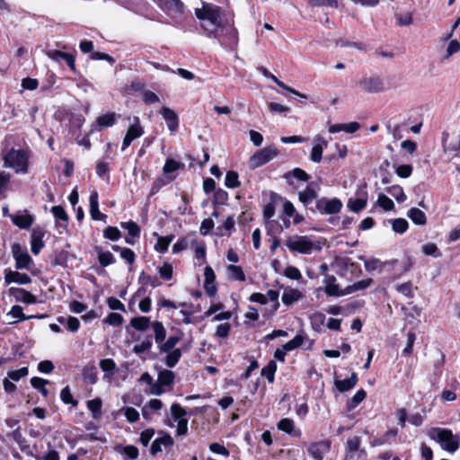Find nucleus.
I'll return each mask as SVG.
<instances>
[{"instance_id":"48","label":"nucleus","mask_w":460,"mask_h":460,"mask_svg":"<svg viewBox=\"0 0 460 460\" xmlns=\"http://www.w3.org/2000/svg\"><path fill=\"white\" fill-rule=\"evenodd\" d=\"M324 292L329 296H346L345 289H340L338 284L327 285L324 287Z\"/></svg>"},{"instance_id":"42","label":"nucleus","mask_w":460,"mask_h":460,"mask_svg":"<svg viewBox=\"0 0 460 460\" xmlns=\"http://www.w3.org/2000/svg\"><path fill=\"white\" fill-rule=\"evenodd\" d=\"M87 408L92 411L93 418H98L102 411V401L99 398L93 399L87 402Z\"/></svg>"},{"instance_id":"9","label":"nucleus","mask_w":460,"mask_h":460,"mask_svg":"<svg viewBox=\"0 0 460 460\" xmlns=\"http://www.w3.org/2000/svg\"><path fill=\"white\" fill-rule=\"evenodd\" d=\"M330 448L331 442L329 440H321L310 443L307 446V451L314 460H323L324 455L330 451Z\"/></svg>"},{"instance_id":"6","label":"nucleus","mask_w":460,"mask_h":460,"mask_svg":"<svg viewBox=\"0 0 460 460\" xmlns=\"http://www.w3.org/2000/svg\"><path fill=\"white\" fill-rule=\"evenodd\" d=\"M278 154L279 151L274 146H266L251 156L249 161L250 167L258 168L271 161Z\"/></svg>"},{"instance_id":"41","label":"nucleus","mask_w":460,"mask_h":460,"mask_svg":"<svg viewBox=\"0 0 460 460\" xmlns=\"http://www.w3.org/2000/svg\"><path fill=\"white\" fill-rule=\"evenodd\" d=\"M173 236H160L155 245V249L160 252H165L172 241Z\"/></svg>"},{"instance_id":"49","label":"nucleus","mask_w":460,"mask_h":460,"mask_svg":"<svg viewBox=\"0 0 460 460\" xmlns=\"http://www.w3.org/2000/svg\"><path fill=\"white\" fill-rule=\"evenodd\" d=\"M278 428L288 434H291L295 429V424L291 419L284 418L279 421Z\"/></svg>"},{"instance_id":"37","label":"nucleus","mask_w":460,"mask_h":460,"mask_svg":"<svg viewBox=\"0 0 460 460\" xmlns=\"http://www.w3.org/2000/svg\"><path fill=\"white\" fill-rule=\"evenodd\" d=\"M174 373L171 370L164 369L159 372L157 382L162 385H170L174 380Z\"/></svg>"},{"instance_id":"14","label":"nucleus","mask_w":460,"mask_h":460,"mask_svg":"<svg viewBox=\"0 0 460 460\" xmlns=\"http://www.w3.org/2000/svg\"><path fill=\"white\" fill-rule=\"evenodd\" d=\"M4 281L7 285L17 283L19 285H26L31 282V278L25 273H21L18 270H4Z\"/></svg>"},{"instance_id":"19","label":"nucleus","mask_w":460,"mask_h":460,"mask_svg":"<svg viewBox=\"0 0 460 460\" xmlns=\"http://www.w3.org/2000/svg\"><path fill=\"white\" fill-rule=\"evenodd\" d=\"M44 232L38 226L33 228L31 237V248L33 254L37 255L44 247Z\"/></svg>"},{"instance_id":"23","label":"nucleus","mask_w":460,"mask_h":460,"mask_svg":"<svg viewBox=\"0 0 460 460\" xmlns=\"http://www.w3.org/2000/svg\"><path fill=\"white\" fill-rule=\"evenodd\" d=\"M317 197L315 186L313 182L309 183L306 188L298 193L299 200L307 206Z\"/></svg>"},{"instance_id":"55","label":"nucleus","mask_w":460,"mask_h":460,"mask_svg":"<svg viewBox=\"0 0 460 460\" xmlns=\"http://www.w3.org/2000/svg\"><path fill=\"white\" fill-rule=\"evenodd\" d=\"M231 331V324L228 323H221L217 327L215 337L217 338H227Z\"/></svg>"},{"instance_id":"1","label":"nucleus","mask_w":460,"mask_h":460,"mask_svg":"<svg viewBox=\"0 0 460 460\" xmlns=\"http://www.w3.org/2000/svg\"><path fill=\"white\" fill-rule=\"evenodd\" d=\"M195 15L200 21L201 28L208 37L219 38L218 30L222 27L220 8L210 3H201L195 8Z\"/></svg>"},{"instance_id":"15","label":"nucleus","mask_w":460,"mask_h":460,"mask_svg":"<svg viewBox=\"0 0 460 460\" xmlns=\"http://www.w3.org/2000/svg\"><path fill=\"white\" fill-rule=\"evenodd\" d=\"M161 8L169 15L181 14L183 4L180 0H158Z\"/></svg>"},{"instance_id":"62","label":"nucleus","mask_w":460,"mask_h":460,"mask_svg":"<svg viewBox=\"0 0 460 460\" xmlns=\"http://www.w3.org/2000/svg\"><path fill=\"white\" fill-rule=\"evenodd\" d=\"M121 236L120 231L115 226H108L104 231V237L112 241L119 239Z\"/></svg>"},{"instance_id":"5","label":"nucleus","mask_w":460,"mask_h":460,"mask_svg":"<svg viewBox=\"0 0 460 460\" xmlns=\"http://www.w3.org/2000/svg\"><path fill=\"white\" fill-rule=\"evenodd\" d=\"M12 255L15 261L16 270H30L31 266L33 265V260L28 253L25 247H22L20 243H13Z\"/></svg>"},{"instance_id":"13","label":"nucleus","mask_w":460,"mask_h":460,"mask_svg":"<svg viewBox=\"0 0 460 460\" xmlns=\"http://www.w3.org/2000/svg\"><path fill=\"white\" fill-rule=\"evenodd\" d=\"M160 114L162 115L163 119H164L168 129L171 131L172 134H174L179 127V119L178 115L175 113L174 111L168 107H163L160 110Z\"/></svg>"},{"instance_id":"50","label":"nucleus","mask_w":460,"mask_h":460,"mask_svg":"<svg viewBox=\"0 0 460 460\" xmlns=\"http://www.w3.org/2000/svg\"><path fill=\"white\" fill-rule=\"evenodd\" d=\"M29 374V369L28 367H21L19 369H16V370H12V371H9L7 376H8V378L13 380V381H19L21 378L28 376Z\"/></svg>"},{"instance_id":"11","label":"nucleus","mask_w":460,"mask_h":460,"mask_svg":"<svg viewBox=\"0 0 460 460\" xmlns=\"http://www.w3.org/2000/svg\"><path fill=\"white\" fill-rule=\"evenodd\" d=\"M9 217L11 218L13 225L21 229L30 228L35 220L34 216L30 214L27 210L19 212L16 215H9Z\"/></svg>"},{"instance_id":"10","label":"nucleus","mask_w":460,"mask_h":460,"mask_svg":"<svg viewBox=\"0 0 460 460\" xmlns=\"http://www.w3.org/2000/svg\"><path fill=\"white\" fill-rule=\"evenodd\" d=\"M328 146L327 140H325L322 136L317 135L314 138L313 147L310 153V160L314 163H320L323 157V149Z\"/></svg>"},{"instance_id":"60","label":"nucleus","mask_w":460,"mask_h":460,"mask_svg":"<svg viewBox=\"0 0 460 460\" xmlns=\"http://www.w3.org/2000/svg\"><path fill=\"white\" fill-rule=\"evenodd\" d=\"M366 398V392L363 389L358 390L351 400L348 402L349 408H355Z\"/></svg>"},{"instance_id":"29","label":"nucleus","mask_w":460,"mask_h":460,"mask_svg":"<svg viewBox=\"0 0 460 460\" xmlns=\"http://www.w3.org/2000/svg\"><path fill=\"white\" fill-rule=\"evenodd\" d=\"M150 318L146 316L133 317L130 320V325L139 332L146 331L150 326Z\"/></svg>"},{"instance_id":"64","label":"nucleus","mask_w":460,"mask_h":460,"mask_svg":"<svg viewBox=\"0 0 460 460\" xmlns=\"http://www.w3.org/2000/svg\"><path fill=\"white\" fill-rule=\"evenodd\" d=\"M284 275L291 279L298 280L302 278L300 270L295 266H288L285 269Z\"/></svg>"},{"instance_id":"47","label":"nucleus","mask_w":460,"mask_h":460,"mask_svg":"<svg viewBox=\"0 0 460 460\" xmlns=\"http://www.w3.org/2000/svg\"><path fill=\"white\" fill-rule=\"evenodd\" d=\"M152 346H153V342L151 341V338L147 337L146 340H144L140 343L136 344L133 347L132 351L136 354H141L145 351L149 350L152 348Z\"/></svg>"},{"instance_id":"43","label":"nucleus","mask_w":460,"mask_h":460,"mask_svg":"<svg viewBox=\"0 0 460 460\" xmlns=\"http://www.w3.org/2000/svg\"><path fill=\"white\" fill-rule=\"evenodd\" d=\"M388 193L391 194L398 202H403L406 200V195L402 188L399 185H394L388 188Z\"/></svg>"},{"instance_id":"63","label":"nucleus","mask_w":460,"mask_h":460,"mask_svg":"<svg viewBox=\"0 0 460 460\" xmlns=\"http://www.w3.org/2000/svg\"><path fill=\"white\" fill-rule=\"evenodd\" d=\"M124 414L128 421L134 423L139 420L138 411L133 407H126L124 409Z\"/></svg>"},{"instance_id":"30","label":"nucleus","mask_w":460,"mask_h":460,"mask_svg":"<svg viewBox=\"0 0 460 460\" xmlns=\"http://www.w3.org/2000/svg\"><path fill=\"white\" fill-rule=\"evenodd\" d=\"M98 254V260L102 267H107L115 262V258L110 252H103L100 247H95Z\"/></svg>"},{"instance_id":"2","label":"nucleus","mask_w":460,"mask_h":460,"mask_svg":"<svg viewBox=\"0 0 460 460\" xmlns=\"http://www.w3.org/2000/svg\"><path fill=\"white\" fill-rule=\"evenodd\" d=\"M285 244L289 251L301 254H311L314 251L321 250L320 243L308 235L288 236Z\"/></svg>"},{"instance_id":"32","label":"nucleus","mask_w":460,"mask_h":460,"mask_svg":"<svg viewBox=\"0 0 460 460\" xmlns=\"http://www.w3.org/2000/svg\"><path fill=\"white\" fill-rule=\"evenodd\" d=\"M152 329L155 333V341L159 346L165 339L166 330L161 322L153 323Z\"/></svg>"},{"instance_id":"45","label":"nucleus","mask_w":460,"mask_h":460,"mask_svg":"<svg viewBox=\"0 0 460 460\" xmlns=\"http://www.w3.org/2000/svg\"><path fill=\"white\" fill-rule=\"evenodd\" d=\"M347 206L351 211L358 212L365 208V207L367 206V199H349Z\"/></svg>"},{"instance_id":"35","label":"nucleus","mask_w":460,"mask_h":460,"mask_svg":"<svg viewBox=\"0 0 460 460\" xmlns=\"http://www.w3.org/2000/svg\"><path fill=\"white\" fill-rule=\"evenodd\" d=\"M166 353L167 355L165 357L164 363L169 367H173L179 362L182 354L181 349H174L173 350Z\"/></svg>"},{"instance_id":"21","label":"nucleus","mask_w":460,"mask_h":460,"mask_svg":"<svg viewBox=\"0 0 460 460\" xmlns=\"http://www.w3.org/2000/svg\"><path fill=\"white\" fill-rule=\"evenodd\" d=\"M359 128V123L353 121L349 123L330 124L328 129L330 133H338L344 131L346 133L351 134L358 131Z\"/></svg>"},{"instance_id":"36","label":"nucleus","mask_w":460,"mask_h":460,"mask_svg":"<svg viewBox=\"0 0 460 460\" xmlns=\"http://www.w3.org/2000/svg\"><path fill=\"white\" fill-rule=\"evenodd\" d=\"M276 370V362L270 360L264 367L261 368V373L262 376H265L268 379L269 383H273Z\"/></svg>"},{"instance_id":"52","label":"nucleus","mask_w":460,"mask_h":460,"mask_svg":"<svg viewBox=\"0 0 460 460\" xmlns=\"http://www.w3.org/2000/svg\"><path fill=\"white\" fill-rule=\"evenodd\" d=\"M377 204L385 211L392 210L394 207V201L385 194H379L377 199Z\"/></svg>"},{"instance_id":"56","label":"nucleus","mask_w":460,"mask_h":460,"mask_svg":"<svg viewBox=\"0 0 460 460\" xmlns=\"http://www.w3.org/2000/svg\"><path fill=\"white\" fill-rule=\"evenodd\" d=\"M304 342V338L301 335H296L294 339L288 341L283 345L284 349L287 351H291L295 349L299 348Z\"/></svg>"},{"instance_id":"7","label":"nucleus","mask_w":460,"mask_h":460,"mask_svg":"<svg viewBox=\"0 0 460 460\" xmlns=\"http://www.w3.org/2000/svg\"><path fill=\"white\" fill-rule=\"evenodd\" d=\"M359 87L366 93H376L385 91L384 81L378 76H366L358 81Z\"/></svg>"},{"instance_id":"20","label":"nucleus","mask_w":460,"mask_h":460,"mask_svg":"<svg viewBox=\"0 0 460 460\" xmlns=\"http://www.w3.org/2000/svg\"><path fill=\"white\" fill-rule=\"evenodd\" d=\"M173 445V439L172 438L166 434L160 438H157L154 440L152 443L150 453L151 455L155 456L157 453L162 451V447H171Z\"/></svg>"},{"instance_id":"25","label":"nucleus","mask_w":460,"mask_h":460,"mask_svg":"<svg viewBox=\"0 0 460 460\" xmlns=\"http://www.w3.org/2000/svg\"><path fill=\"white\" fill-rule=\"evenodd\" d=\"M357 382H358V376L355 372H353L349 378L344 379V380L336 379L334 384H335L336 388L340 392L343 393V392L352 389L357 385Z\"/></svg>"},{"instance_id":"53","label":"nucleus","mask_w":460,"mask_h":460,"mask_svg":"<svg viewBox=\"0 0 460 460\" xmlns=\"http://www.w3.org/2000/svg\"><path fill=\"white\" fill-rule=\"evenodd\" d=\"M422 252L426 255L433 256L435 258H439L442 256V253L438 251V246L432 243H429L423 245Z\"/></svg>"},{"instance_id":"4","label":"nucleus","mask_w":460,"mask_h":460,"mask_svg":"<svg viewBox=\"0 0 460 460\" xmlns=\"http://www.w3.org/2000/svg\"><path fill=\"white\" fill-rule=\"evenodd\" d=\"M28 155L22 149H11L4 156V166L12 168L17 173H25L28 171Z\"/></svg>"},{"instance_id":"27","label":"nucleus","mask_w":460,"mask_h":460,"mask_svg":"<svg viewBox=\"0 0 460 460\" xmlns=\"http://www.w3.org/2000/svg\"><path fill=\"white\" fill-rule=\"evenodd\" d=\"M12 436H13V438L14 439V441L18 444L20 449L22 452H25L27 455L32 456V453L31 452L30 447L27 445V441H26L25 438L22 434L20 427H17L13 431Z\"/></svg>"},{"instance_id":"38","label":"nucleus","mask_w":460,"mask_h":460,"mask_svg":"<svg viewBox=\"0 0 460 460\" xmlns=\"http://www.w3.org/2000/svg\"><path fill=\"white\" fill-rule=\"evenodd\" d=\"M120 226L122 228L128 231V235L131 236L132 238L139 237L140 228L135 222H122Z\"/></svg>"},{"instance_id":"58","label":"nucleus","mask_w":460,"mask_h":460,"mask_svg":"<svg viewBox=\"0 0 460 460\" xmlns=\"http://www.w3.org/2000/svg\"><path fill=\"white\" fill-rule=\"evenodd\" d=\"M100 367L105 373H113L116 369V363L111 358H105L100 361Z\"/></svg>"},{"instance_id":"16","label":"nucleus","mask_w":460,"mask_h":460,"mask_svg":"<svg viewBox=\"0 0 460 460\" xmlns=\"http://www.w3.org/2000/svg\"><path fill=\"white\" fill-rule=\"evenodd\" d=\"M46 55L49 58L57 61L61 62V60H66V63L68 65V66L74 71H76L75 68V57L69 53L62 52L59 50H49L47 51Z\"/></svg>"},{"instance_id":"28","label":"nucleus","mask_w":460,"mask_h":460,"mask_svg":"<svg viewBox=\"0 0 460 460\" xmlns=\"http://www.w3.org/2000/svg\"><path fill=\"white\" fill-rule=\"evenodd\" d=\"M83 378L85 382L94 385L98 381V371L94 365L85 366L83 369Z\"/></svg>"},{"instance_id":"33","label":"nucleus","mask_w":460,"mask_h":460,"mask_svg":"<svg viewBox=\"0 0 460 460\" xmlns=\"http://www.w3.org/2000/svg\"><path fill=\"white\" fill-rule=\"evenodd\" d=\"M372 282L373 280L371 279L359 280L352 285L348 286L345 288V293L346 295H349L358 290L366 289L372 284Z\"/></svg>"},{"instance_id":"61","label":"nucleus","mask_w":460,"mask_h":460,"mask_svg":"<svg viewBox=\"0 0 460 460\" xmlns=\"http://www.w3.org/2000/svg\"><path fill=\"white\" fill-rule=\"evenodd\" d=\"M360 447V439L358 437H351L347 439L346 448L348 452L354 453Z\"/></svg>"},{"instance_id":"31","label":"nucleus","mask_w":460,"mask_h":460,"mask_svg":"<svg viewBox=\"0 0 460 460\" xmlns=\"http://www.w3.org/2000/svg\"><path fill=\"white\" fill-rule=\"evenodd\" d=\"M407 215L416 225L423 226L426 224V216L424 212L417 208H411Z\"/></svg>"},{"instance_id":"22","label":"nucleus","mask_w":460,"mask_h":460,"mask_svg":"<svg viewBox=\"0 0 460 460\" xmlns=\"http://www.w3.org/2000/svg\"><path fill=\"white\" fill-rule=\"evenodd\" d=\"M258 70L267 78H270L278 86H279L280 88L293 93V94H296L297 96H300L302 98H306V96L305 94H302L300 93H298L297 91L288 87V85H286L283 82L279 81L273 74H271L266 67H263V66H261L258 68Z\"/></svg>"},{"instance_id":"44","label":"nucleus","mask_w":460,"mask_h":460,"mask_svg":"<svg viewBox=\"0 0 460 460\" xmlns=\"http://www.w3.org/2000/svg\"><path fill=\"white\" fill-rule=\"evenodd\" d=\"M171 413L173 417L174 420L177 422L181 420H187L185 418L187 412L178 403H172L171 406Z\"/></svg>"},{"instance_id":"24","label":"nucleus","mask_w":460,"mask_h":460,"mask_svg":"<svg viewBox=\"0 0 460 460\" xmlns=\"http://www.w3.org/2000/svg\"><path fill=\"white\" fill-rule=\"evenodd\" d=\"M302 297H303V295L298 289L292 288H286L282 294V302L287 305H290L293 303L301 299Z\"/></svg>"},{"instance_id":"18","label":"nucleus","mask_w":460,"mask_h":460,"mask_svg":"<svg viewBox=\"0 0 460 460\" xmlns=\"http://www.w3.org/2000/svg\"><path fill=\"white\" fill-rule=\"evenodd\" d=\"M99 196L96 191L91 193L89 201H90V215L93 220L96 221H106L107 216L102 214L99 210Z\"/></svg>"},{"instance_id":"8","label":"nucleus","mask_w":460,"mask_h":460,"mask_svg":"<svg viewBox=\"0 0 460 460\" xmlns=\"http://www.w3.org/2000/svg\"><path fill=\"white\" fill-rule=\"evenodd\" d=\"M341 208L342 203L337 198L332 199L323 198L316 201V208L322 214H337L341 211Z\"/></svg>"},{"instance_id":"39","label":"nucleus","mask_w":460,"mask_h":460,"mask_svg":"<svg viewBox=\"0 0 460 460\" xmlns=\"http://www.w3.org/2000/svg\"><path fill=\"white\" fill-rule=\"evenodd\" d=\"M225 185L227 188H231V189L237 188L240 185V181L238 179V173L234 171L227 172L226 174Z\"/></svg>"},{"instance_id":"3","label":"nucleus","mask_w":460,"mask_h":460,"mask_svg":"<svg viewBox=\"0 0 460 460\" xmlns=\"http://www.w3.org/2000/svg\"><path fill=\"white\" fill-rule=\"evenodd\" d=\"M429 437L440 443L443 449L448 452H456L460 446V436L455 435L450 429L433 428L429 431Z\"/></svg>"},{"instance_id":"12","label":"nucleus","mask_w":460,"mask_h":460,"mask_svg":"<svg viewBox=\"0 0 460 460\" xmlns=\"http://www.w3.org/2000/svg\"><path fill=\"white\" fill-rule=\"evenodd\" d=\"M135 119H136V123L131 125L128 128V129L126 133V136L123 139L122 147H121L122 151H124L127 147H128L133 140L140 137L144 134V130L139 124L138 119L136 118Z\"/></svg>"},{"instance_id":"46","label":"nucleus","mask_w":460,"mask_h":460,"mask_svg":"<svg viewBox=\"0 0 460 460\" xmlns=\"http://www.w3.org/2000/svg\"><path fill=\"white\" fill-rule=\"evenodd\" d=\"M51 212L55 218L61 220L65 223L64 226H66L68 222V215L65 211L62 206H54L51 208Z\"/></svg>"},{"instance_id":"57","label":"nucleus","mask_w":460,"mask_h":460,"mask_svg":"<svg viewBox=\"0 0 460 460\" xmlns=\"http://www.w3.org/2000/svg\"><path fill=\"white\" fill-rule=\"evenodd\" d=\"M209 450L214 454L220 455L226 457L229 456L230 455L229 450L225 446L217 442L211 443L209 445Z\"/></svg>"},{"instance_id":"26","label":"nucleus","mask_w":460,"mask_h":460,"mask_svg":"<svg viewBox=\"0 0 460 460\" xmlns=\"http://www.w3.org/2000/svg\"><path fill=\"white\" fill-rule=\"evenodd\" d=\"M6 315L15 319L14 321L9 323L11 324L15 323L17 322L26 321L34 317L33 315H25L23 314L22 307L18 305H13Z\"/></svg>"},{"instance_id":"59","label":"nucleus","mask_w":460,"mask_h":460,"mask_svg":"<svg viewBox=\"0 0 460 460\" xmlns=\"http://www.w3.org/2000/svg\"><path fill=\"white\" fill-rule=\"evenodd\" d=\"M104 323L112 326H119L123 323V317L119 314L111 313L104 319Z\"/></svg>"},{"instance_id":"40","label":"nucleus","mask_w":460,"mask_h":460,"mask_svg":"<svg viewBox=\"0 0 460 460\" xmlns=\"http://www.w3.org/2000/svg\"><path fill=\"white\" fill-rule=\"evenodd\" d=\"M392 228L397 234H403L409 226V224L404 218H396L391 220Z\"/></svg>"},{"instance_id":"51","label":"nucleus","mask_w":460,"mask_h":460,"mask_svg":"<svg viewBox=\"0 0 460 460\" xmlns=\"http://www.w3.org/2000/svg\"><path fill=\"white\" fill-rule=\"evenodd\" d=\"M227 270L233 279L240 281L245 280V275L240 266L229 265Z\"/></svg>"},{"instance_id":"34","label":"nucleus","mask_w":460,"mask_h":460,"mask_svg":"<svg viewBox=\"0 0 460 460\" xmlns=\"http://www.w3.org/2000/svg\"><path fill=\"white\" fill-rule=\"evenodd\" d=\"M181 341V337L177 335L170 336L164 342L163 341L159 346L161 352H170L174 349V347Z\"/></svg>"},{"instance_id":"54","label":"nucleus","mask_w":460,"mask_h":460,"mask_svg":"<svg viewBox=\"0 0 460 460\" xmlns=\"http://www.w3.org/2000/svg\"><path fill=\"white\" fill-rule=\"evenodd\" d=\"M115 114L108 113L98 117L97 122L101 127H111L115 123Z\"/></svg>"},{"instance_id":"17","label":"nucleus","mask_w":460,"mask_h":460,"mask_svg":"<svg viewBox=\"0 0 460 460\" xmlns=\"http://www.w3.org/2000/svg\"><path fill=\"white\" fill-rule=\"evenodd\" d=\"M10 294L15 298L16 301L31 305L37 303V298L29 291L21 288H11Z\"/></svg>"}]
</instances>
